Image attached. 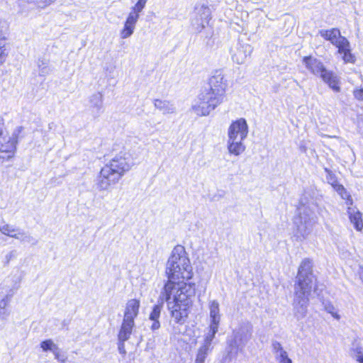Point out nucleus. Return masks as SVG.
Listing matches in <instances>:
<instances>
[{"instance_id":"f257e3e1","label":"nucleus","mask_w":363,"mask_h":363,"mask_svg":"<svg viewBox=\"0 0 363 363\" xmlns=\"http://www.w3.org/2000/svg\"><path fill=\"white\" fill-rule=\"evenodd\" d=\"M315 280V277L313 273V262L310 259L306 258L298 267L294 284L293 308L294 316L297 320H301L306 316L309 296Z\"/></svg>"},{"instance_id":"f03ea898","label":"nucleus","mask_w":363,"mask_h":363,"mask_svg":"<svg viewBox=\"0 0 363 363\" xmlns=\"http://www.w3.org/2000/svg\"><path fill=\"white\" fill-rule=\"evenodd\" d=\"M131 155L121 152L113 157L100 170L95 179V186L99 191H109L133 166Z\"/></svg>"},{"instance_id":"7ed1b4c3","label":"nucleus","mask_w":363,"mask_h":363,"mask_svg":"<svg viewBox=\"0 0 363 363\" xmlns=\"http://www.w3.org/2000/svg\"><path fill=\"white\" fill-rule=\"evenodd\" d=\"M208 84L210 89L203 96V101L198 108H195V111H200L201 113H209L223 102L228 86L223 71L216 70L209 79Z\"/></svg>"},{"instance_id":"20e7f679","label":"nucleus","mask_w":363,"mask_h":363,"mask_svg":"<svg viewBox=\"0 0 363 363\" xmlns=\"http://www.w3.org/2000/svg\"><path fill=\"white\" fill-rule=\"evenodd\" d=\"M165 272L168 278L167 281L180 279L189 280L192 278V267L182 246L177 245L173 249L167 262Z\"/></svg>"},{"instance_id":"39448f33","label":"nucleus","mask_w":363,"mask_h":363,"mask_svg":"<svg viewBox=\"0 0 363 363\" xmlns=\"http://www.w3.org/2000/svg\"><path fill=\"white\" fill-rule=\"evenodd\" d=\"M196 286L194 283L184 281H167L160 294V298L169 301H173L191 306L192 298L195 296Z\"/></svg>"},{"instance_id":"423d86ee","label":"nucleus","mask_w":363,"mask_h":363,"mask_svg":"<svg viewBox=\"0 0 363 363\" xmlns=\"http://www.w3.org/2000/svg\"><path fill=\"white\" fill-rule=\"evenodd\" d=\"M315 206L303 205L298 208L299 214L294 220V236L297 240L306 239L312 232L318 218L314 211Z\"/></svg>"},{"instance_id":"0eeeda50","label":"nucleus","mask_w":363,"mask_h":363,"mask_svg":"<svg viewBox=\"0 0 363 363\" xmlns=\"http://www.w3.org/2000/svg\"><path fill=\"white\" fill-rule=\"evenodd\" d=\"M303 62L313 74L320 77L333 90L340 91L337 77L333 72L328 70L320 60L311 56H307L303 57Z\"/></svg>"},{"instance_id":"6e6552de","label":"nucleus","mask_w":363,"mask_h":363,"mask_svg":"<svg viewBox=\"0 0 363 363\" xmlns=\"http://www.w3.org/2000/svg\"><path fill=\"white\" fill-rule=\"evenodd\" d=\"M252 329L250 323H242L238 328L233 330V337L228 342L230 355L235 354L239 350H242L251 338Z\"/></svg>"},{"instance_id":"1a4fd4ad","label":"nucleus","mask_w":363,"mask_h":363,"mask_svg":"<svg viewBox=\"0 0 363 363\" xmlns=\"http://www.w3.org/2000/svg\"><path fill=\"white\" fill-rule=\"evenodd\" d=\"M147 0H138L137 3L132 6L125 23L121 30L120 35L123 39L130 37L134 33L136 23L140 18V14L145 9Z\"/></svg>"},{"instance_id":"9d476101","label":"nucleus","mask_w":363,"mask_h":363,"mask_svg":"<svg viewBox=\"0 0 363 363\" xmlns=\"http://www.w3.org/2000/svg\"><path fill=\"white\" fill-rule=\"evenodd\" d=\"M167 302L168 310L170 311L171 317L174 321L180 325L184 324L188 318L191 306L173 300Z\"/></svg>"},{"instance_id":"9b49d317","label":"nucleus","mask_w":363,"mask_h":363,"mask_svg":"<svg viewBox=\"0 0 363 363\" xmlns=\"http://www.w3.org/2000/svg\"><path fill=\"white\" fill-rule=\"evenodd\" d=\"M248 134V126L245 119L240 118L232 123L228 128V138L245 140Z\"/></svg>"},{"instance_id":"f8f14e48","label":"nucleus","mask_w":363,"mask_h":363,"mask_svg":"<svg viewBox=\"0 0 363 363\" xmlns=\"http://www.w3.org/2000/svg\"><path fill=\"white\" fill-rule=\"evenodd\" d=\"M320 35L325 40L330 41L332 45L339 48L343 42H347L348 40L341 35L340 30L337 28L331 29H321L318 30Z\"/></svg>"},{"instance_id":"ddd939ff","label":"nucleus","mask_w":363,"mask_h":363,"mask_svg":"<svg viewBox=\"0 0 363 363\" xmlns=\"http://www.w3.org/2000/svg\"><path fill=\"white\" fill-rule=\"evenodd\" d=\"M17 147L6 136H0V160L9 161L14 157Z\"/></svg>"},{"instance_id":"4468645a","label":"nucleus","mask_w":363,"mask_h":363,"mask_svg":"<svg viewBox=\"0 0 363 363\" xmlns=\"http://www.w3.org/2000/svg\"><path fill=\"white\" fill-rule=\"evenodd\" d=\"M252 52V48L250 45L239 43L235 50H233L232 59L239 65L243 64Z\"/></svg>"},{"instance_id":"2eb2a0df","label":"nucleus","mask_w":363,"mask_h":363,"mask_svg":"<svg viewBox=\"0 0 363 363\" xmlns=\"http://www.w3.org/2000/svg\"><path fill=\"white\" fill-rule=\"evenodd\" d=\"M134 325V320L123 318L118 335L119 342H125L130 338Z\"/></svg>"},{"instance_id":"dca6fc26","label":"nucleus","mask_w":363,"mask_h":363,"mask_svg":"<svg viewBox=\"0 0 363 363\" xmlns=\"http://www.w3.org/2000/svg\"><path fill=\"white\" fill-rule=\"evenodd\" d=\"M347 214L354 228L358 231L362 230L363 228V221L361 212L356 207L349 206L347 208Z\"/></svg>"},{"instance_id":"f3484780","label":"nucleus","mask_w":363,"mask_h":363,"mask_svg":"<svg viewBox=\"0 0 363 363\" xmlns=\"http://www.w3.org/2000/svg\"><path fill=\"white\" fill-rule=\"evenodd\" d=\"M337 53L342 55V59L345 64H354L356 61L355 56L352 53V49L349 40L343 42V45L337 48Z\"/></svg>"},{"instance_id":"a211bd4d","label":"nucleus","mask_w":363,"mask_h":363,"mask_svg":"<svg viewBox=\"0 0 363 363\" xmlns=\"http://www.w3.org/2000/svg\"><path fill=\"white\" fill-rule=\"evenodd\" d=\"M140 308V301L130 299L126 303L123 318L133 320L138 316Z\"/></svg>"},{"instance_id":"6ab92c4d","label":"nucleus","mask_w":363,"mask_h":363,"mask_svg":"<svg viewBox=\"0 0 363 363\" xmlns=\"http://www.w3.org/2000/svg\"><path fill=\"white\" fill-rule=\"evenodd\" d=\"M243 140H237L235 138H228L227 147L229 153L235 156L241 155L245 150Z\"/></svg>"},{"instance_id":"aec40b11","label":"nucleus","mask_w":363,"mask_h":363,"mask_svg":"<svg viewBox=\"0 0 363 363\" xmlns=\"http://www.w3.org/2000/svg\"><path fill=\"white\" fill-rule=\"evenodd\" d=\"M160 298L162 299V302L153 306L152 310L149 316L150 320L153 322L151 325V329L152 330H157L160 327L159 318L160 316L161 311L162 309L163 300H164V298H162V297Z\"/></svg>"},{"instance_id":"412c9836","label":"nucleus","mask_w":363,"mask_h":363,"mask_svg":"<svg viewBox=\"0 0 363 363\" xmlns=\"http://www.w3.org/2000/svg\"><path fill=\"white\" fill-rule=\"evenodd\" d=\"M209 311L211 319L210 324L219 325L220 321L219 303L216 300L210 301Z\"/></svg>"},{"instance_id":"4be33fe9","label":"nucleus","mask_w":363,"mask_h":363,"mask_svg":"<svg viewBox=\"0 0 363 363\" xmlns=\"http://www.w3.org/2000/svg\"><path fill=\"white\" fill-rule=\"evenodd\" d=\"M350 352L354 359L359 363H363V346L359 340H354L352 342Z\"/></svg>"},{"instance_id":"5701e85b","label":"nucleus","mask_w":363,"mask_h":363,"mask_svg":"<svg viewBox=\"0 0 363 363\" xmlns=\"http://www.w3.org/2000/svg\"><path fill=\"white\" fill-rule=\"evenodd\" d=\"M155 106L159 111H162L164 113H172L176 111L174 105L170 101L166 100H155Z\"/></svg>"},{"instance_id":"b1692460","label":"nucleus","mask_w":363,"mask_h":363,"mask_svg":"<svg viewBox=\"0 0 363 363\" xmlns=\"http://www.w3.org/2000/svg\"><path fill=\"white\" fill-rule=\"evenodd\" d=\"M14 238L23 243H28L31 245H36L38 242V240L33 237L30 233L24 230H21L20 229L17 232Z\"/></svg>"},{"instance_id":"393cba45","label":"nucleus","mask_w":363,"mask_h":363,"mask_svg":"<svg viewBox=\"0 0 363 363\" xmlns=\"http://www.w3.org/2000/svg\"><path fill=\"white\" fill-rule=\"evenodd\" d=\"M218 326L219 325L212 324L209 325L208 332L205 335L204 341L202 345L206 346L208 347H212L211 344L216 334L218 332Z\"/></svg>"},{"instance_id":"a878e982","label":"nucleus","mask_w":363,"mask_h":363,"mask_svg":"<svg viewBox=\"0 0 363 363\" xmlns=\"http://www.w3.org/2000/svg\"><path fill=\"white\" fill-rule=\"evenodd\" d=\"M194 13L201 18L204 22H207L208 23V21L211 19V10L207 6L203 4L201 6H196L195 7Z\"/></svg>"},{"instance_id":"bb28decb","label":"nucleus","mask_w":363,"mask_h":363,"mask_svg":"<svg viewBox=\"0 0 363 363\" xmlns=\"http://www.w3.org/2000/svg\"><path fill=\"white\" fill-rule=\"evenodd\" d=\"M212 350V347L201 345L196 353L195 363H204L206 357Z\"/></svg>"},{"instance_id":"cd10ccee","label":"nucleus","mask_w":363,"mask_h":363,"mask_svg":"<svg viewBox=\"0 0 363 363\" xmlns=\"http://www.w3.org/2000/svg\"><path fill=\"white\" fill-rule=\"evenodd\" d=\"M18 230L14 225L6 223L0 226V234L14 238Z\"/></svg>"},{"instance_id":"c85d7f7f","label":"nucleus","mask_w":363,"mask_h":363,"mask_svg":"<svg viewBox=\"0 0 363 363\" xmlns=\"http://www.w3.org/2000/svg\"><path fill=\"white\" fill-rule=\"evenodd\" d=\"M103 95L101 92H96L92 94L89 99L90 106L96 108V111L102 106Z\"/></svg>"},{"instance_id":"c756f323","label":"nucleus","mask_w":363,"mask_h":363,"mask_svg":"<svg viewBox=\"0 0 363 363\" xmlns=\"http://www.w3.org/2000/svg\"><path fill=\"white\" fill-rule=\"evenodd\" d=\"M191 25L196 32L200 33L208 25V23L204 22L201 18L194 13L191 19Z\"/></svg>"},{"instance_id":"7c9ffc66","label":"nucleus","mask_w":363,"mask_h":363,"mask_svg":"<svg viewBox=\"0 0 363 363\" xmlns=\"http://www.w3.org/2000/svg\"><path fill=\"white\" fill-rule=\"evenodd\" d=\"M40 76H46L50 74V69L48 67V62L45 59L39 58L37 62Z\"/></svg>"},{"instance_id":"2f4dec72","label":"nucleus","mask_w":363,"mask_h":363,"mask_svg":"<svg viewBox=\"0 0 363 363\" xmlns=\"http://www.w3.org/2000/svg\"><path fill=\"white\" fill-rule=\"evenodd\" d=\"M337 192L339 194V195L342 197V199L346 200V205L347 206H352V199L351 198V196L348 194L347 190L344 188L342 185H339L336 189Z\"/></svg>"},{"instance_id":"473e14b6","label":"nucleus","mask_w":363,"mask_h":363,"mask_svg":"<svg viewBox=\"0 0 363 363\" xmlns=\"http://www.w3.org/2000/svg\"><path fill=\"white\" fill-rule=\"evenodd\" d=\"M57 346L58 345H56L51 339L43 340L40 343V347L43 352L50 351L52 352L53 351H56Z\"/></svg>"},{"instance_id":"72a5a7b5","label":"nucleus","mask_w":363,"mask_h":363,"mask_svg":"<svg viewBox=\"0 0 363 363\" xmlns=\"http://www.w3.org/2000/svg\"><path fill=\"white\" fill-rule=\"evenodd\" d=\"M23 131V127L22 126H18L16 127L13 132L12 133V135L9 137H7L9 140H11V142H14V145L16 147H17V145L18 143V140L21 136V133Z\"/></svg>"},{"instance_id":"f704fd0d","label":"nucleus","mask_w":363,"mask_h":363,"mask_svg":"<svg viewBox=\"0 0 363 363\" xmlns=\"http://www.w3.org/2000/svg\"><path fill=\"white\" fill-rule=\"evenodd\" d=\"M9 49L6 47V43L0 41V65H2L6 61Z\"/></svg>"},{"instance_id":"c9c22d12","label":"nucleus","mask_w":363,"mask_h":363,"mask_svg":"<svg viewBox=\"0 0 363 363\" xmlns=\"http://www.w3.org/2000/svg\"><path fill=\"white\" fill-rule=\"evenodd\" d=\"M276 358L279 363H292V361L289 357L286 351L281 352L280 354L276 356Z\"/></svg>"},{"instance_id":"e433bc0d","label":"nucleus","mask_w":363,"mask_h":363,"mask_svg":"<svg viewBox=\"0 0 363 363\" xmlns=\"http://www.w3.org/2000/svg\"><path fill=\"white\" fill-rule=\"evenodd\" d=\"M11 295L5 294L0 297V308H8V306L11 301Z\"/></svg>"},{"instance_id":"4c0bfd02","label":"nucleus","mask_w":363,"mask_h":363,"mask_svg":"<svg viewBox=\"0 0 363 363\" xmlns=\"http://www.w3.org/2000/svg\"><path fill=\"white\" fill-rule=\"evenodd\" d=\"M35 5L41 9H44L53 2H55L56 0H33Z\"/></svg>"},{"instance_id":"58836bf2","label":"nucleus","mask_w":363,"mask_h":363,"mask_svg":"<svg viewBox=\"0 0 363 363\" xmlns=\"http://www.w3.org/2000/svg\"><path fill=\"white\" fill-rule=\"evenodd\" d=\"M17 256V252L15 250H12L5 255V263L9 264L10 261L15 259Z\"/></svg>"},{"instance_id":"ea45409f","label":"nucleus","mask_w":363,"mask_h":363,"mask_svg":"<svg viewBox=\"0 0 363 363\" xmlns=\"http://www.w3.org/2000/svg\"><path fill=\"white\" fill-rule=\"evenodd\" d=\"M273 350L275 352L276 356L281 353V352H284L285 350L282 347L281 345L279 342H274L272 343Z\"/></svg>"},{"instance_id":"a19ab883","label":"nucleus","mask_w":363,"mask_h":363,"mask_svg":"<svg viewBox=\"0 0 363 363\" xmlns=\"http://www.w3.org/2000/svg\"><path fill=\"white\" fill-rule=\"evenodd\" d=\"M10 315L9 308H0V319L6 320Z\"/></svg>"},{"instance_id":"79ce46f5","label":"nucleus","mask_w":363,"mask_h":363,"mask_svg":"<svg viewBox=\"0 0 363 363\" xmlns=\"http://www.w3.org/2000/svg\"><path fill=\"white\" fill-rule=\"evenodd\" d=\"M9 30V24L6 21H0V30L7 33Z\"/></svg>"},{"instance_id":"37998d69","label":"nucleus","mask_w":363,"mask_h":363,"mask_svg":"<svg viewBox=\"0 0 363 363\" xmlns=\"http://www.w3.org/2000/svg\"><path fill=\"white\" fill-rule=\"evenodd\" d=\"M354 96L357 99L363 100V89L354 90Z\"/></svg>"},{"instance_id":"c03bdc74","label":"nucleus","mask_w":363,"mask_h":363,"mask_svg":"<svg viewBox=\"0 0 363 363\" xmlns=\"http://www.w3.org/2000/svg\"><path fill=\"white\" fill-rule=\"evenodd\" d=\"M357 128H358L359 132L363 135V118L358 120Z\"/></svg>"},{"instance_id":"a18cd8bd","label":"nucleus","mask_w":363,"mask_h":363,"mask_svg":"<svg viewBox=\"0 0 363 363\" xmlns=\"http://www.w3.org/2000/svg\"><path fill=\"white\" fill-rule=\"evenodd\" d=\"M52 354H54L55 359L60 360V349L58 346L57 347L56 351L52 352Z\"/></svg>"},{"instance_id":"49530a36","label":"nucleus","mask_w":363,"mask_h":363,"mask_svg":"<svg viewBox=\"0 0 363 363\" xmlns=\"http://www.w3.org/2000/svg\"><path fill=\"white\" fill-rule=\"evenodd\" d=\"M124 342H119V344H118L119 352L123 354H125V350L124 348Z\"/></svg>"},{"instance_id":"de8ad7c7","label":"nucleus","mask_w":363,"mask_h":363,"mask_svg":"<svg viewBox=\"0 0 363 363\" xmlns=\"http://www.w3.org/2000/svg\"><path fill=\"white\" fill-rule=\"evenodd\" d=\"M4 128V119L1 116V115H0V136L3 135Z\"/></svg>"},{"instance_id":"09e8293b","label":"nucleus","mask_w":363,"mask_h":363,"mask_svg":"<svg viewBox=\"0 0 363 363\" xmlns=\"http://www.w3.org/2000/svg\"><path fill=\"white\" fill-rule=\"evenodd\" d=\"M328 313H331L333 318H335L337 320H340V316L337 312H334L333 311H328Z\"/></svg>"},{"instance_id":"8fccbe9b","label":"nucleus","mask_w":363,"mask_h":363,"mask_svg":"<svg viewBox=\"0 0 363 363\" xmlns=\"http://www.w3.org/2000/svg\"><path fill=\"white\" fill-rule=\"evenodd\" d=\"M6 33L2 32V30H0V41H3L5 43V40L6 39Z\"/></svg>"},{"instance_id":"3c124183","label":"nucleus","mask_w":363,"mask_h":363,"mask_svg":"<svg viewBox=\"0 0 363 363\" xmlns=\"http://www.w3.org/2000/svg\"><path fill=\"white\" fill-rule=\"evenodd\" d=\"M326 311L328 312V311H333L334 310V307L331 305L325 307Z\"/></svg>"},{"instance_id":"603ef678","label":"nucleus","mask_w":363,"mask_h":363,"mask_svg":"<svg viewBox=\"0 0 363 363\" xmlns=\"http://www.w3.org/2000/svg\"><path fill=\"white\" fill-rule=\"evenodd\" d=\"M1 238H0V240H1Z\"/></svg>"}]
</instances>
